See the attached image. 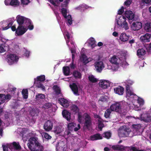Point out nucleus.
Instances as JSON below:
<instances>
[{"label":"nucleus","mask_w":151,"mask_h":151,"mask_svg":"<svg viewBox=\"0 0 151 151\" xmlns=\"http://www.w3.org/2000/svg\"><path fill=\"white\" fill-rule=\"evenodd\" d=\"M45 75H41L40 76H38L36 78V81L37 82H43L45 80Z\"/></svg>","instance_id":"nucleus-37"},{"label":"nucleus","mask_w":151,"mask_h":151,"mask_svg":"<svg viewBox=\"0 0 151 151\" xmlns=\"http://www.w3.org/2000/svg\"><path fill=\"white\" fill-rule=\"evenodd\" d=\"M70 110L72 113L75 114L79 112V109L77 105L73 104L71 106Z\"/></svg>","instance_id":"nucleus-25"},{"label":"nucleus","mask_w":151,"mask_h":151,"mask_svg":"<svg viewBox=\"0 0 151 151\" xmlns=\"http://www.w3.org/2000/svg\"><path fill=\"white\" fill-rule=\"evenodd\" d=\"M132 2V0H126L124 2V4L127 6H129L131 4Z\"/></svg>","instance_id":"nucleus-55"},{"label":"nucleus","mask_w":151,"mask_h":151,"mask_svg":"<svg viewBox=\"0 0 151 151\" xmlns=\"http://www.w3.org/2000/svg\"><path fill=\"white\" fill-rule=\"evenodd\" d=\"M94 66L96 71L99 73L101 72L104 68V64L101 61L96 62L94 63Z\"/></svg>","instance_id":"nucleus-8"},{"label":"nucleus","mask_w":151,"mask_h":151,"mask_svg":"<svg viewBox=\"0 0 151 151\" xmlns=\"http://www.w3.org/2000/svg\"><path fill=\"white\" fill-rule=\"evenodd\" d=\"M88 79L89 81L91 82L94 83L98 81V79L95 78L93 75H91L89 76Z\"/></svg>","instance_id":"nucleus-38"},{"label":"nucleus","mask_w":151,"mask_h":151,"mask_svg":"<svg viewBox=\"0 0 151 151\" xmlns=\"http://www.w3.org/2000/svg\"><path fill=\"white\" fill-rule=\"evenodd\" d=\"M103 135L104 137L107 139H109L111 137V133L110 132H105Z\"/></svg>","instance_id":"nucleus-43"},{"label":"nucleus","mask_w":151,"mask_h":151,"mask_svg":"<svg viewBox=\"0 0 151 151\" xmlns=\"http://www.w3.org/2000/svg\"><path fill=\"white\" fill-rule=\"evenodd\" d=\"M63 117L65 118L68 121H69L70 119V114L68 111L64 110L62 112Z\"/></svg>","instance_id":"nucleus-19"},{"label":"nucleus","mask_w":151,"mask_h":151,"mask_svg":"<svg viewBox=\"0 0 151 151\" xmlns=\"http://www.w3.org/2000/svg\"><path fill=\"white\" fill-rule=\"evenodd\" d=\"M30 115L32 116H34L37 114V111L35 109H32L30 112Z\"/></svg>","instance_id":"nucleus-49"},{"label":"nucleus","mask_w":151,"mask_h":151,"mask_svg":"<svg viewBox=\"0 0 151 151\" xmlns=\"http://www.w3.org/2000/svg\"><path fill=\"white\" fill-rule=\"evenodd\" d=\"M53 89L57 95H58L61 93V90L59 87L57 85H54Z\"/></svg>","instance_id":"nucleus-32"},{"label":"nucleus","mask_w":151,"mask_h":151,"mask_svg":"<svg viewBox=\"0 0 151 151\" xmlns=\"http://www.w3.org/2000/svg\"><path fill=\"white\" fill-rule=\"evenodd\" d=\"M13 148L14 150H19L21 149V147L18 142H14L12 143Z\"/></svg>","instance_id":"nucleus-24"},{"label":"nucleus","mask_w":151,"mask_h":151,"mask_svg":"<svg viewBox=\"0 0 151 151\" xmlns=\"http://www.w3.org/2000/svg\"><path fill=\"white\" fill-rule=\"evenodd\" d=\"M138 102L140 105H143L144 104V100L141 98H139L137 100Z\"/></svg>","instance_id":"nucleus-56"},{"label":"nucleus","mask_w":151,"mask_h":151,"mask_svg":"<svg viewBox=\"0 0 151 151\" xmlns=\"http://www.w3.org/2000/svg\"><path fill=\"white\" fill-rule=\"evenodd\" d=\"M130 36L127 35L125 33H122L119 39L122 42H125L129 40Z\"/></svg>","instance_id":"nucleus-21"},{"label":"nucleus","mask_w":151,"mask_h":151,"mask_svg":"<svg viewBox=\"0 0 151 151\" xmlns=\"http://www.w3.org/2000/svg\"><path fill=\"white\" fill-rule=\"evenodd\" d=\"M5 50L2 45H0V53H2L5 51Z\"/></svg>","instance_id":"nucleus-60"},{"label":"nucleus","mask_w":151,"mask_h":151,"mask_svg":"<svg viewBox=\"0 0 151 151\" xmlns=\"http://www.w3.org/2000/svg\"><path fill=\"white\" fill-rule=\"evenodd\" d=\"M5 58L6 61L10 65L17 63L19 59L17 56L15 54H12L7 55Z\"/></svg>","instance_id":"nucleus-2"},{"label":"nucleus","mask_w":151,"mask_h":151,"mask_svg":"<svg viewBox=\"0 0 151 151\" xmlns=\"http://www.w3.org/2000/svg\"><path fill=\"white\" fill-rule=\"evenodd\" d=\"M99 100L102 102H105L107 101V99L104 96H102L100 98Z\"/></svg>","instance_id":"nucleus-62"},{"label":"nucleus","mask_w":151,"mask_h":151,"mask_svg":"<svg viewBox=\"0 0 151 151\" xmlns=\"http://www.w3.org/2000/svg\"><path fill=\"white\" fill-rule=\"evenodd\" d=\"M70 87L75 94L78 95H79L78 94V88L76 83H73L72 84H70Z\"/></svg>","instance_id":"nucleus-15"},{"label":"nucleus","mask_w":151,"mask_h":151,"mask_svg":"<svg viewBox=\"0 0 151 151\" xmlns=\"http://www.w3.org/2000/svg\"><path fill=\"white\" fill-rule=\"evenodd\" d=\"M2 147L3 151H8V147L5 145H2Z\"/></svg>","instance_id":"nucleus-64"},{"label":"nucleus","mask_w":151,"mask_h":151,"mask_svg":"<svg viewBox=\"0 0 151 151\" xmlns=\"http://www.w3.org/2000/svg\"><path fill=\"white\" fill-rule=\"evenodd\" d=\"M0 95H2V97L4 98L5 101L6 100L7 101H9L12 98V96L9 94H7L5 95L4 94H0Z\"/></svg>","instance_id":"nucleus-35"},{"label":"nucleus","mask_w":151,"mask_h":151,"mask_svg":"<svg viewBox=\"0 0 151 151\" xmlns=\"http://www.w3.org/2000/svg\"><path fill=\"white\" fill-rule=\"evenodd\" d=\"M22 93L24 99H27L28 93L27 89H23L22 91Z\"/></svg>","instance_id":"nucleus-33"},{"label":"nucleus","mask_w":151,"mask_h":151,"mask_svg":"<svg viewBox=\"0 0 151 151\" xmlns=\"http://www.w3.org/2000/svg\"><path fill=\"white\" fill-rule=\"evenodd\" d=\"M124 26V27L125 28L126 30H127L129 29V27L128 26V24L127 22H126V20H124V21H123V24H122V26Z\"/></svg>","instance_id":"nucleus-51"},{"label":"nucleus","mask_w":151,"mask_h":151,"mask_svg":"<svg viewBox=\"0 0 151 151\" xmlns=\"http://www.w3.org/2000/svg\"><path fill=\"white\" fill-rule=\"evenodd\" d=\"M99 85L102 88H106L110 86V84L108 81L101 80L99 83Z\"/></svg>","instance_id":"nucleus-14"},{"label":"nucleus","mask_w":151,"mask_h":151,"mask_svg":"<svg viewBox=\"0 0 151 151\" xmlns=\"http://www.w3.org/2000/svg\"><path fill=\"white\" fill-rule=\"evenodd\" d=\"M117 59L116 58L115 56L114 55L113 56L110 60V61L111 63L115 64L118 65V63L117 62Z\"/></svg>","instance_id":"nucleus-39"},{"label":"nucleus","mask_w":151,"mask_h":151,"mask_svg":"<svg viewBox=\"0 0 151 151\" xmlns=\"http://www.w3.org/2000/svg\"><path fill=\"white\" fill-rule=\"evenodd\" d=\"M126 96L127 97H129L131 96H134L135 94L131 91L129 85H127L126 86Z\"/></svg>","instance_id":"nucleus-23"},{"label":"nucleus","mask_w":151,"mask_h":151,"mask_svg":"<svg viewBox=\"0 0 151 151\" xmlns=\"http://www.w3.org/2000/svg\"><path fill=\"white\" fill-rule=\"evenodd\" d=\"M28 29L24 26H19L15 32L18 36H21L23 35L27 31Z\"/></svg>","instance_id":"nucleus-5"},{"label":"nucleus","mask_w":151,"mask_h":151,"mask_svg":"<svg viewBox=\"0 0 151 151\" xmlns=\"http://www.w3.org/2000/svg\"><path fill=\"white\" fill-rule=\"evenodd\" d=\"M140 117L141 119L145 122H148L151 121V116L150 114L148 113L141 114Z\"/></svg>","instance_id":"nucleus-11"},{"label":"nucleus","mask_w":151,"mask_h":151,"mask_svg":"<svg viewBox=\"0 0 151 151\" xmlns=\"http://www.w3.org/2000/svg\"><path fill=\"white\" fill-rule=\"evenodd\" d=\"M80 60L81 62L85 65L90 62V61L88 60V59L87 58L85 54H83L82 55L81 57L80 58Z\"/></svg>","instance_id":"nucleus-26"},{"label":"nucleus","mask_w":151,"mask_h":151,"mask_svg":"<svg viewBox=\"0 0 151 151\" xmlns=\"http://www.w3.org/2000/svg\"><path fill=\"white\" fill-rule=\"evenodd\" d=\"M44 137L45 139L47 140L50 139L52 138L51 136L47 133H45L44 134Z\"/></svg>","instance_id":"nucleus-50"},{"label":"nucleus","mask_w":151,"mask_h":151,"mask_svg":"<svg viewBox=\"0 0 151 151\" xmlns=\"http://www.w3.org/2000/svg\"><path fill=\"white\" fill-rule=\"evenodd\" d=\"M142 27V23L139 22H134L131 26V28L134 31L138 30Z\"/></svg>","instance_id":"nucleus-9"},{"label":"nucleus","mask_w":151,"mask_h":151,"mask_svg":"<svg viewBox=\"0 0 151 151\" xmlns=\"http://www.w3.org/2000/svg\"><path fill=\"white\" fill-rule=\"evenodd\" d=\"M25 19V17L20 15H17L16 17V21L19 26H22L24 23Z\"/></svg>","instance_id":"nucleus-16"},{"label":"nucleus","mask_w":151,"mask_h":151,"mask_svg":"<svg viewBox=\"0 0 151 151\" xmlns=\"http://www.w3.org/2000/svg\"><path fill=\"white\" fill-rule=\"evenodd\" d=\"M75 124L73 122L69 123L68 124V129L70 131H72L75 127Z\"/></svg>","instance_id":"nucleus-40"},{"label":"nucleus","mask_w":151,"mask_h":151,"mask_svg":"<svg viewBox=\"0 0 151 151\" xmlns=\"http://www.w3.org/2000/svg\"><path fill=\"white\" fill-rule=\"evenodd\" d=\"M90 138L91 140L95 141L102 139V137L100 134L98 133L91 135Z\"/></svg>","instance_id":"nucleus-20"},{"label":"nucleus","mask_w":151,"mask_h":151,"mask_svg":"<svg viewBox=\"0 0 151 151\" xmlns=\"http://www.w3.org/2000/svg\"><path fill=\"white\" fill-rule=\"evenodd\" d=\"M21 3L23 4L27 5L30 2L29 0H21Z\"/></svg>","instance_id":"nucleus-57"},{"label":"nucleus","mask_w":151,"mask_h":151,"mask_svg":"<svg viewBox=\"0 0 151 151\" xmlns=\"http://www.w3.org/2000/svg\"><path fill=\"white\" fill-rule=\"evenodd\" d=\"M114 92L119 95H122L124 93V88L122 87L119 86L114 88Z\"/></svg>","instance_id":"nucleus-13"},{"label":"nucleus","mask_w":151,"mask_h":151,"mask_svg":"<svg viewBox=\"0 0 151 151\" xmlns=\"http://www.w3.org/2000/svg\"><path fill=\"white\" fill-rule=\"evenodd\" d=\"M123 20H122V19H119L117 21V24L120 27H122V24H123Z\"/></svg>","instance_id":"nucleus-48"},{"label":"nucleus","mask_w":151,"mask_h":151,"mask_svg":"<svg viewBox=\"0 0 151 151\" xmlns=\"http://www.w3.org/2000/svg\"><path fill=\"white\" fill-rule=\"evenodd\" d=\"M124 7L123 6H122L121 8L119 9L118 11V14L119 15H121L124 12Z\"/></svg>","instance_id":"nucleus-54"},{"label":"nucleus","mask_w":151,"mask_h":151,"mask_svg":"<svg viewBox=\"0 0 151 151\" xmlns=\"http://www.w3.org/2000/svg\"><path fill=\"white\" fill-rule=\"evenodd\" d=\"M85 121L84 123V127L87 129H89L92 125V120L90 116L87 113L83 114Z\"/></svg>","instance_id":"nucleus-3"},{"label":"nucleus","mask_w":151,"mask_h":151,"mask_svg":"<svg viewBox=\"0 0 151 151\" xmlns=\"http://www.w3.org/2000/svg\"><path fill=\"white\" fill-rule=\"evenodd\" d=\"M125 15L128 19L132 20L134 17V14L131 11H127L125 12Z\"/></svg>","instance_id":"nucleus-17"},{"label":"nucleus","mask_w":151,"mask_h":151,"mask_svg":"<svg viewBox=\"0 0 151 151\" xmlns=\"http://www.w3.org/2000/svg\"><path fill=\"white\" fill-rule=\"evenodd\" d=\"M89 41L90 42L89 45L91 46L93 48L97 46L96 44V41L93 38H91L89 39Z\"/></svg>","instance_id":"nucleus-34"},{"label":"nucleus","mask_w":151,"mask_h":151,"mask_svg":"<svg viewBox=\"0 0 151 151\" xmlns=\"http://www.w3.org/2000/svg\"><path fill=\"white\" fill-rule=\"evenodd\" d=\"M27 146L31 151H37L40 148H42V146L38 141L37 138L35 137H31L29 139Z\"/></svg>","instance_id":"nucleus-1"},{"label":"nucleus","mask_w":151,"mask_h":151,"mask_svg":"<svg viewBox=\"0 0 151 151\" xmlns=\"http://www.w3.org/2000/svg\"><path fill=\"white\" fill-rule=\"evenodd\" d=\"M122 108L121 103L116 102L111 106L110 108L112 111L119 112L121 111Z\"/></svg>","instance_id":"nucleus-6"},{"label":"nucleus","mask_w":151,"mask_h":151,"mask_svg":"<svg viewBox=\"0 0 151 151\" xmlns=\"http://www.w3.org/2000/svg\"><path fill=\"white\" fill-rule=\"evenodd\" d=\"M56 149L57 151H65L66 150V145L63 141L59 142L56 145Z\"/></svg>","instance_id":"nucleus-4"},{"label":"nucleus","mask_w":151,"mask_h":151,"mask_svg":"<svg viewBox=\"0 0 151 151\" xmlns=\"http://www.w3.org/2000/svg\"><path fill=\"white\" fill-rule=\"evenodd\" d=\"M130 132V129L129 128L121 130L119 133V136L121 137L128 136Z\"/></svg>","instance_id":"nucleus-10"},{"label":"nucleus","mask_w":151,"mask_h":151,"mask_svg":"<svg viewBox=\"0 0 151 151\" xmlns=\"http://www.w3.org/2000/svg\"><path fill=\"white\" fill-rule=\"evenodd\" d=\"M69 19H68V23L69 25H71L72 24V19L71 17V16L70 15L68 14V17Z\"/></svg>","instance_id":"nucleus-46"},{"label":"nucleus","mask_w":151,"mask_h":151,"mask_svg":"<svg viewBox=\"0 0 151 151\" xmlns=\"http://www.w3.org/2000/svg\"><path fill=\"white\" fill-rule=\"evenodd\" d=\"M59 103L63 107H67L68 106V101L63 98H60L58 99Z\"/></svg>","instance_id":"nucleus-18"},{"label":"nucleus","mask_w":151,"mask_h":151,"mask_svg":"<svg viewBox=\"0 0 151 151\" xmlns=\"http://www.w3.org/2000/svg\"><path fill=\"white\" fill-rule=\"evenodd\" d=\"M53 124L52 122L50 120L46 121L43 125V128L45 131L48 132L52 129Z\"/></svg>","instance_id":"nucleus-7"},{"label":"nucleus","mask_w":151,"mask_h":151,"mask_svg":"<svg viewBox=\"0 0 151 151\" xmlns=\"http://www.w3.org/2000/svg\"><path fill=\"white\" fill-rule=\"evenodd\" d=\"M127 82L128 84H127V85H129V86L132 85L134 83V82L132 81L130 79H128L127 81Z\"/></svg>","instance_id":"nucleus-59"},{"label":"nucleus","mask_w":151,"mask_h":151,"mask_svg":"<svg viewBox=\"0 0 151 151\" xmlns=\"http://www.w3.org/2000/svg\"><path fill=\"white\" fill-rule=\"evenodd\" d=\"M112 148L114 150L123 151L125 150V147L122 145H116L112 146Z\"/></svg>","instance_id":"nucleus-22"},{"label":"nucleus","mask_w":151,"mask_h":151,"mask_svg":"<svg viewBox=\"0 0 151 151\" xmlns=\"http://www.w3.org/2000/svg\"><path fill=\"white\" fill-rule=\"evenodd\" d=\"M104 126V124L103 123L99 121L98 124V127L101 130Z\"/></svg>","instance_id":"nucleus-53"},{"label":"nucleus","mask_w":151,"mask_h":151,"mask_svg":"<svg viewBox=\"0 0 151 151\" xmlns=\"http://www.w3.org/2000/svg\"><path fill=\"white\" fill-rule=\"evenodd\" d=\"M145 54L146 51L143 48L139 49L137 51V55L139 57L143 56Z\"/></svg>","instance_id":"nucleus-27"},{"label":"nucleus","mask_w":151,"mask_h":151,"mask_svg":"<svg viewBox=\"0 0 151 151\" xmlns=\"http://www.w3.org/2000/svg\"><path fill=\"white\" fill-rule=\"evenodd\" d=\"M151 37V34L146 33L143 36H142L140 38L141 41L145 42H149L150 41Z\"/></svg>","instance_id":"nucleus-12"},{"label":"nucleus","mask_w":151,"mask_h":151,"mask_svg":"<svg viewBox=\"0 0 151 151\" xmlns=\"http://www.w3.org/2000/svg\"><path fill=\"white\" fill-rule=\"evenodd\" d=\"M82 116L80 113L78 114V120L80 122H81L82 120Z\"/></svg>","instance_id":"nucleus-63"},{"label":"nucleus","mask_w":151,"mask_h":151,"mask_svg":"<svg viewBox=\"0 0 151 151\" xmlns=\"http://www.w3.org/2000/svg\"><path fill=\"white\" fill-rule=\"evenodd\" d=\"M144 29L147 32H151V22L146 23L145 24Z\"/></svg>","instance_id":"nucleus-29"},{"label":"nucleus","mask_w":151,"mask_h":151,"mask_svg":"<svg viewBox=\"0 0 151 151\" xmlns=\"http://www.w3.org/2000/svg\"><path fill=\"white\" fill-rule=\"evenodd\" d=\"M61 12L63 17L65 19L67 18V10L66 8H63L61 9Z\"/></svg>","instance_id":"nucleus-41"},{"label":"nucleus","mask_w":151,"mask_h":151,"mask_svg":"<svg viewBox=\"0 0 151 151\" xmlns=\"http://www.w3.org/2000/svg\"><path fill=\"white\" fill-rule=\"evenodd\" d=\"M52 105L50 103H47L45 104L43 106V107L45 109H48L51 107Z\"/></svg>","instance_id":"nucleus-47"},{"label":"nucleus","mask_w":151,"mask_h":151,"mask_svg":"<svg viewBox=\"0 0 151 151\" xmlns=\"http://www.w3.org/2000/svg\"><path fill=\"white\" fill-rule=\"evenodd\" d=\"M112 111L111 109H108L106 110L105 112L104 116L106 118H110V116Z\"/></svg>","instance_id":"nucleus-36"},{"label":"nucleus","mask_w":151,"mask_h":151,"mask_svg":"<svg viewBox=\"0 0 151 151\" xmlns=\"http://www.w3.org/2000/svg\"><path fill=\"white\" fill-rule=\"evenodd\" d=\"M61 128L59 127L56 126L54 128V132L55 133L58 134L61 133Z\"/></svg>","instance_id":"nucleus-42"},{"label":"nucleus","mask_w":151,"mask_h":151,"mask_svg":"<svg viewBox=\"0 0 151 151\" xmlns=\"http://www.w3.org/2000/svg\"><path fill=\"white\" fill-rule=\"evenodd\" d=\"M24 23L27 26L28 25H30V24L32 23V22L29 19L25 17Z\"/></svg>","instance_id":"nucleus-45"},{"label":"nucleus","mask_w":151,"mask_h":151,"mask_svg":"<svg viewBox=\"0 0 151 151\" xmlns=\"http://www.w3.org/2000/svg\"><path fill=\"white\" fill-rule=\"evenodd\" d=\"M130 151H144L142 150H138L135 147H132L130 149Z\"/></svg>","instance_id":"nucleus-52"},{"label":"nucleus","mask_w":151,"mask_h":151,"mask_svg":"<svg viewBox=\"0 0 151 151\" xmlns=\"http://www.w3.org/2000/svg\"><path fill=\"white\" fill-rule=\"evenodd\" d=\"M45 95L42 93H38L35 96V99L39 101L45 98Z\"/></svg>","instance_id":"nucleus-30"},{"label":"nucleus","mask_w":151,"mask_h":151,"mask_svg":"<svg viewBox=\"0 0 151 151\" xmlns=\"http://www.w3.org/2000/svg\"><path fill=\"white\" fill-rule=\"evenodd\" d=\"M35 84H36V86L38 88H40V87L41 85L42 84V83H41L40 82L37 83V81H35Z\"/></svg>","instance_id":"nucleus-61"},{"label":"nucleus","mask_w":151,"mask_h":151,"mask_svg":"<svg viewBox=\"0 0 151 151\" xmlns=\"http://www.w3.org/2000/svg\"><path fill=\"white\" fill-rule=\"evenodd\" d=\"M19 2L18 0H11L10 5H17L19 4Z\"/></svg>","instance_id":"nucleus-44"},{"label":"nucleus","mask_w":151,"mask_h":151,"mask_svg":"<svg viewBox=\"0 0 151 151\" xmlns=\"http://www.w3.org/2000/svg\"><path fill=\"white\" fill-rule=\"evenodd\" d=\"M73 75L74 77L76 78H81V73L78 71H75L73 72Z\"/></svg>","instance_id":"nucleus-31"},{"label":"nucleus","mask_w":151,"mask_h":151,"mask_svg":"<svg viewBox=\"0 0 151 151\" xmlns=\"http://www.w3.org/2000/svg\"><path fill=\"white\" fill-rule=\"evenodd\" d=\"M63 72L65 76L70 75V68L68 66H65L63 67Z\"/></svg>","instance_id":"nucleus-28"},{"label":"nucleus","mask_w":151,"mask_h":151,"mask_svg":"<svg viewBox=\"0 0 151 151\" xmlns=\"http://www.w3.org/2000/svg\"><path fill=\"white\" fill-rule=\"evenodd\" d=\"M58 0H48L49 2L54 6L56 5V4L55 2H56Z\"/></svg>","instance_id":"nucleus-58"}]
</instances>
